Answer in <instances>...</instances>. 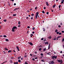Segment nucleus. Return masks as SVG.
<instances>
[{"mask_svg":"<svg viewBox=\"0 0 64 64\" xmlns=\"http://www.w3.org/2000/svg\"><path fill=\"white\" fill-rule=\"evenodd\" d=\"M55 57V56H54L52 57V59H54Z\"/></svg>","mask_w":64,"mask_h":64,"instance_id":"nucleus-7","label":"nucleus"},{"mask_svg":"<svg viewBox=\"0 0 64 64\" xmlns=\"http://www.w3.org/2000/svg\"><path fill=\"white\" fill-rule=\"evenodd\" d=\"M35 59H38V58H37V57L35 58Z\"/></svg>","mask_w":64,"mask_h":64,"instance_id":"nucleus-52","label":"nucleus"},{"mask_svg":"<svg viewBox=\"0 0 64 64\" xmlns=\"http://www.w3.org/2000/svg\"><path fill=\"white\" fill-rule=\"evenodd\" d=\"M46 14H49V12H46Z\"/></svg>","mask_w":64,"mask_h":64,"instance_id":"nucleus-56","label":"nucleus"},{"mask_svg":"<svg viewBox=\"0 0 64 64\" xmlns=\"http://www.w3.org/2000/svg\"><path fill=\"white\" fill-rule=\"evenodd\" d=\"M10 52H12V51L11 50H10L8 52V53H10Z\"/></svg>","mask_w":64,"mask_h":64,"instance_id":"nucleus-8","label":"nucleus"},{"mask_svg":"<svg viewBox=\"0 0 64 64\" xmlns=\"http://www.w3.org/2000/svg\"><path fill=\"white\" fill-rule=\"evenodd\" d=\"M56 6V4H54V6H52V8H55V6Z\"/></svg>","mask_w":64,"mask_h":64,"instance_id":"nucleus-9","label":"nucleus"},{"mask_svg":"<svg viewBox=\"0 0 64 64\" xmlns=\"http://www.w3.org/2000/svg\"><path fill=\"white\" fill-rule=\"evenodd\" d=\"M28 43L29 44H30L31 46H33V43L31 42H28Z\"/></svg>","mask_w":64,"mask_h":64,"instance_id":"nucleus-3","label":"nucleus"},{"mask_svg":"<svg viewBox=\"0 0 64 64\" xmlns=\"http://www.w3.org/2000/svg\"><path fill=\"white\" fill-rule=\"evenodd\" d=\"M16 48L18 51H20V50H19V47L18 46H17L16 47Z\"/></svg>","mask_w":64,"mask_h":64,"instance_id":"nucleus-5","label":"nucleus"},{"mask_svg":"<svg viewBox=\"0 0 64 64\" xmlns=\"http://www.w3.org/2000/svg\"><path fill=\"white\" fill-rule=\"evenodd\" d=\"M39 50L40 51H41V48H40L39 49Z\"/></svg>","mask_w":64,"mask_h":64,"instance_id":"nucleus-35","label":"nucleus"},{"mask_svg":"<svg viewBox=\"0 0 64 64\" xmlns=\"http://www.w3.org/2000/svg\"><path fill=\"white\" fill-rule=\"evenodd\" d=\"M21 58V56H19V57H18V59H20V58Z\"/></svg>","mask_w":64,"mask_h":64,"instance_id":"nucleus-32","label":"nucleus"},{"mask_svg":"<svg viewBox=\"0 0 64 64\" xmlns=\"http://www.w3.org/2000/svg\"><path fill=\"white\" fill-rule=\"evenodd\" d=\"M47 54L48 55H51V54H50V52H49Z\"/></svg>","mask_w":64,"mask_h":64,"instance_id":"nucleus-18","label":"nucleus"},{"mask_svg":"<svg viewBox=\"0 0 64 64\" xmlns=\"http://www.w3.org/2000/svg\"><path fill=\"white\" fill-rule=\"evenodd\" d=\"M21 25H19L18 26V27H20Z\"/></svg>","mask_w":64,"mask_h":64,"instance_id":"nucleus-53","label":"nucleus"},{"mask_svg":"<svg viewBox=\"0 0 64 64\" xmlns=\"http://www.w3.org/2000/svg\"><path fill=\"white\" fill-rule=\"evenodd\" d=\"M62 33H64V31H62Z\"/></svg>","mask_w":64,"mask_h":64,"instance_id":"nucleus-59","label":"nucleus"},{"mask_svg":"<svg viewBox=\"0 0 64 64\" xmlns=\"http://www.w3.org/2000/svg\"><path fill=\"white\" fill-rule=\"evenodd\" d=\"M57 39V38H55L54 39V40H56Z\"/></svg>","mask_w":64,"mask_h":64,"instance_id":"nucleus-24","label":"nucleus"},{"mask_svg":"<svg viewBox=\"0 0 64 64\" xmlns=\"http://www.w3.org/2000/svg\"><path fill=\"white\" fill-rule=\"evenodd\" d=\"M57 56H55V59H56V58H57Z\"/></svg>","mask_w":64,"mask_h":64,"instance_id":"nucleus-51","label":"nucleus"},{"mask_svg":"<svg viewBox=\"0 0 64 64\" xmlns=\"http://www.w3.org/2000/svg\"><path fill=\"white\" fill-rule=\"evenodd\" d=\"M61 4H63V3H64V2L63 1H62V0L61 1Z\"/></svg>","mask_w":64,"mask_h":64,"instance_id":"nucleus-25","label":"nucleus"},{"mask_svg":"<svg viewBox=\"0 0 64 64\" xmlns=\"http://www.w3.org/2000/svg\"><path fill=\"white\" fill-rule=\"evenodd\" d=\"M28 28H30V27L29 26H27Z\"/></svg>","mask_w":64,"mask_h":64,"instance_id":"nucleus-48","label":"nucleus"},{"mask_svg":"<svg viewBox=\"0 0 64 64\" xmlns=\"http://www.w3.org/2000/svg\"><path fill=\"white\" fill-rule=\"evenodd\" d=\"M28 64V63H27V62H25V63L24 64Z\"/></svg>","mask_w":64,"mask_h":64,"instance_id":"nucleus-44","label":"nucleus"},{"mask_svg":"<svg viewBox=\"0 0 64 64\" xmlns=\"http://www.w3.org/2000/svg\"><path fill=\"white\" fill-rule=\"evenodd\" d=\"M27 57V56L26 55H25L24 57H25V58H26Z\"/></svg>","mask_w":64,"mask_h":64,"instance_id":"nucleus-19","label":"nucleus"},{"mask_svg":"<svg viewBox=\"0 0 64 64\" xmlns=\"http://www.w3.org/2000/svg\"><path fill=\"white\" fill-rule=\"evenodd\" d=\"M23 58H21V60H23Z\"/></svg>","mask_w":64,"mask_h":64,"instance_id":"nucleus-55","label":"nucleus"},{"mask_svg":"<svg viewBox=\"0 0 64 64\" xmlns=\"http://www.w3.org/2000/svg\"><path fill=\"white\" fill-rule=\"evenodd\" d=\"M16 16V14H14L13 15V16Z\"/></svg>","mask_w":64,"mask_h":64,"instance_id":"nucleus-30","label":"nucleus"},{"mask_svg":"<svg viewBox=\"0 0 64 64\" xmlns=\"http://www.w3.org/2000/svg\"><path fill=\"white\" fill-rule=\"evenodd\" d=\"M42 47V46L41 45H40V46H39V47Z\"/></svg>","mask_w":64,"mask_h":64,"instance_id":"nucleus-63","label":"nucleus"},{"mask_svg":"<svg viewBox=\"0 0 64 64\" xmlns=\"http://www.w3.org/2000/svg\"><path fill=\"white\" fill-rule=\"evenodd\" d=\"M7 62V61H5L4 62V63H6V62Z\"/></svg>","mask_w":64,"mask_h":64,"instance_id":"nucleus-61","label":"nucleus"},{"mask_svg":"<svg viewBox=\"0 0 64 64\" xmlns=\"http://www.w3.org/2000/svg\"><path fill=\"white\" fill-rule=\"evenodd\" d=\"M42 13H43V14H45V12L44 10H43L42 12Z\"/></svg>","mask_w":64,"mask_h":64,"instance_id":"nucleus-23","label":"nucleus"},{"mask_svg":"<svg viewBox=\"0 0 64 64\" xmlns=\"http://www.w3.org/2000/svg\"><path fill=\"white\" fill-rule=\"evenodd\" d=\"M48 38H49L50 39H51V36H50Z\"/></svg>","mask_w":64,"mask_h":64,"instance_id":"nucleus-17","label":"nucleus"},{"mask_svg":"<svg viewBox=\"0 0 64 64\" xmlns=\"http://www.w3.org/2000/svg\"><path fill=\"white\" fill-rule=\"evenodd\" d=\"M30 34L31 35V36H30V37H32V36H33V34Z\"/></svg>","mask_w":64,"mask_h":64,"instance_id":"nucleus-12","label":"nucleus"},{"mask_svg":"<svg viewBox=\"0 0 64 64\" xmlns=\"http://www.w3.org/2000/svg\"><path fill=\"white\" fill-rule=\"evenodd\" d=\"M38 15H39V12H37L36 13V15L38 16Z\"/></svg>","mask_w":64,"mask_h":64,"instance_id":"nucleus-6","label":"nucleus"},{"mask_svg":"<svg viewBox=\"0 0 64 64\" xmlns=\"http://www.w3.org/2000/svg\"><path fill=\"white\" fill-rule=\"evenodd\" d=\"M40 55L41 56H43V54H42H42H40Z\"/></svg>","mask_w":64,"mask_h":64,"instance_id":"nucleus-33","label":"nucleus"},{"mask_svg":"<svg viewBox=\"0 0 64 64\" xmlns=\"http://www.w3.org/2000/svg\"><path fill=\"white\" fill-rule=\"evenodd\" d=\"M5 40L6 41H9V40L8 39H6Z\"/></svg>","mask_w":64,"mask_h":64,"instance_id":"nucleus-22","label":"nucleus"},{"mask_svg":"<svg viewBox=\"0 0 64 64\" xmlns=\"http://www.w3.org/2000/svg\"><path fill=\"white\" fill-rule=\"evenodd\" d=\"M49 64H52L51 63V62H49Z\"/></svg>","mask_w":64,"mask_h":64,"instance_id":"nucleus-41","label":"nucleus"},{"mask_svg":"<svg viewBox=\"0 0 64 64\" xmlns=\"http://www.w3.org/2000/svg\"><path fill=\"white\" fill-rule=\"evenodd\" d=\"M59 33V32H56V34H58Z\"/></svg>","mask_w":64,"mask_h":64,"instance_id":"nucleus-43","label":"nucleus"},{"mask_svg":"<svg viewBox=\"0 0 64 64\" xmlns=\"http://www.w3.org/2000/svg\"><path fill=\"white\" fill-rule=\"evenodd\" d=\"M10 63H12V60H10Z\"/></svg>","mask_w":64,"mask_h":64,"instance_id":"nucleus-47","label":"nucleus"},{"mask_svg":"<svg viewBox=\"0 0 64 64\" xmlns=\"http://www.w3.org/2000/svg\"><path fill=\"white\" fill-rule=\"evenodd\" d=\"M61 37V36H60L58 37V38H60Z\"/></svg>","mask_w":64,"mask_h":64,"instance_id":"nucleus-60","label":"nucleus"},{"mask_svg":"<svg viewBox=\"0 0 64 64\" xmlns=\"http://www.w3.org/2000/svg\"><path fill=\"white\" fill-rule=\"evenodd\" d=\"M31 15H32V16H34V14H32Z\"/></svg>","mask_w":64,"mask_h":64,"instance_id":"nucleus-40","label":"nucleus"},{"mask_svg":"<svg viewBox=\"0 0 64 64\" xmlns=\"http://www.w3.org/2000/svg\"><path fill=\"white\" fill-rule=\"evenodd\" d=\"M16 29V26H14L12 28V32H14L15 31V29Z\"/></svg>","mask_w":64,"mask_h":64,"instance_id":"nucleus-1","label":"nucleus"},{"mask_svg":"<svg viewBox=\"0 0 64 64\" xmlns=\"http://www.w3.org/2000/svg\"><path fill=\"white\" fill-rule=\"evenodd\" d=\"M37 7H36L35 8V10H37Z\"/></svg>","mask_w":64,"mask_h":64,"instance_id":"nucleus-36","label":"nucleus"},{"mask_svg":"<svg viewBox=\"0 0 64 64\" xmlns=\"http://www.w3.org/2000/svg\"><path fill=\"white\" fill-rule=\"evenodd\" d=\"M48 42H46L45 43V44H48Z\"/></svg>","mask_w":64,"mask_h":64,"instance_id":"nucleus-11","label":"nucleus"},{"mask_svg":"<svg viewBox=\"0 0 64 64\" xmlns=\"http://www.w3.org/2000/svg\"><path fill=\"white\" fill-rule=\"evenodd\" d=\"M46 48H45L44 50V51H45V50H46Z\"/></svg>","mask_w":64,"mask_h":64,"instance_id":"nucleus-31","label":"nucleus"},{"mask_svg":"<svg viewBox=\"0 0 64 64\" xmlns=\"http://www.w3.org/2000/svg\"><path fill=\"white\" fill-rule=\"evenodd\" d=\"M4 49L6 50L7 51H8V50L7 49V48H4Z\"/></svg>","mask_w":64,"mask_h":64,"instance_id":"nucleus-14","label":"nucleus"},{"mask_svg":"<svg viewBox=\"0 0 64 64\" xmlns=\"http://www.w3.org/2000/svg\"><path fill=\"white\" fill-rule=\"evenodd\" d=\"M3 36H4V38H6L7 37V36H6L5 35H4Z\"/></svg>","mask_w":64,"mask_h":64,"instance_id":"nucleus-16","label":"nucleus"},{"mask_svg":"<svg viewBox=\"0 0 64 64\" xmlns=\"http://www.w3.org/2000/svg\"><path fill=\"white\" fill-rule=\"evenodd\" d=\"M33 19V17H31V19H32H32Z\"/></svg>","mask_w":64,"mask_h":64,"instance_id":"nucleus-57","label":"nucleus"},{"mask_svg":"<svg viewBox=\"0 0 64 64\" xmlns=\"http://www.w3.org/2000/svg\"><path fill=\"white\" fill-rule=\"evenodd\" d=\"M42 62H44V60H42Z\"/></svg>","mask_w":64,"mask_h":64,"instance_id":"nucleus-50","label":"nucleus"},{"mask_svg":"<svg viewBox=\"0 0 64 64\" xmlns=\"http://www.w3.org/2000/svg\"><path fill=\"white\" fill-rule=\"evenodd\" d=\"M44 40V38H42L41 39V40Z\"/></svg>","mask_w":64,"mask_h":64,"instance_id":"nucleus-54","label":"nucleus"},{"mask_svg":"<svg viewBox=\"0 0 64 64\" xmlns=\"http://www.w3.org/2000/svg\"><path fill=\"white\" fill-rule=\"evenodd\" d=\"M43 31H45V28H43Z\"/></svg>","mask_w":64,"mask_h":64,"instance_id":"nucleus-20","label":"nucleus"},{"mask_svg":"<svg viewBox=\"0 0 64 64\" xmlns=\"http://www.w3.org/2000/svg\"><path fill=\"white\" fill-rule=\"evenodd\" d=\"M14 11H15L16 10V8H15L14 10Z\"/></svg>","mask_w":64,"mask_h":64,"instance_id":"nucleus-64","label":"nucleus"},{"mask_svg":"<svg viewBox=\"0 0 64 64\" xmlns=\"http://www.w3.org/2000/svg\"><path fill=\"white\" fill-rule=\"evenodd\" d=\"M58 27H59V28H61V26H60V25H58Z\"/></svg>","mask_w":64,"mask_h":64,"instance_id":"nucleus-38","label":"nucleus"},{"mask_svg":"<svg viewBox=\"0 0 64 64\" xmlns=\"http://www.w3.org/2000/svg\"><path fill=\"white\" fill-rule=\"evenodd\" d=\"M61 5H60L59 6V8L60 9V8L61 7Z\"/></svg>","mask_w":64,"mask_h":64,"instance_id":"nucleus-29","label":"nucleus"},{"mask_svg":"<svg viewBox=\"0 0 64 64\" xmlns=\"http://www.w3.org/2000/svg\"><path fill=\"white\" fill-rule=\"evenodd\" d=\"M16 5V3H14V6H15V5Z\"/></svg>","mask_w":64,"mask_h":64,"instance_id":"nucleus-58","label":"nucleus"},{"mask_svg":"<svg viewBox=\"0 0 64 64\" xmlns=\"http://www.w3.org/2000/svg\"><path fill=\"white\" fill-rule=\"evenodd\" d=\"M4 22H6L7 21V20H4Z\"/></svg>","mask_w":64,"mask_h":64,"instance_id":"nucleus-27","label":"nucleus"},{"mask_svg":"<svg viewBox=\"0 0 64 64\" xmlns=\"http://www.w3.org/2000/svg\"><path fill=\"white\" fill-rule=\"evenodd\" d=\"M35 29V28L33 27L32 28V30H34Z\"/></svg>","mask_w":64,"mask_h":64,"instance_id":"nucleus-39","label":"nucleus"},{"mask_svg":"<svg viewBox=\"0 0 64 64\" xmlns=\"http://www.w3.org/2000/svg\"><path fill=\"white\" fill-rule=\"evenodd\" d=\"M61 34H62V33H61L60 32V33H59V35H61Z\"/></svg>","mask_w":64,"mask_h":64,"instance_id":"nucleus-42","label":"nucleus"},{"mask_svg":"<svg viewBox=\"0 0 64 64\" xmlns=\"http://www.w3.org/2000/svg\"><path fill=\"white\" fill-rule=\"evenodd\" d=\"M50 10H52V12H53L54 11H53V10H52V9H51Z\"/></svg>","mask_w":64,"mask_h":64,"instance_id":"nucleus-34","label":"nucleus"},{"mask_svg":"<svg viewBox=\"0 0 64 64\" xmlns=\"http://www.w3.org/2000/svg\"><path fill=\"white\" fill-rule=\"evenodd\" d=\"M63 41H64V38H63L62 39V42H63Z\"/></svg>","mask_w":64,"mask_h":64,"instance_id":"nucleus-21","label":"nucleus"},{"mask_svg":"<svg viewBox=\"0 0 64 64\" xmlns=\"http://www.w3.org/2000/svg\"><path fill=\"white\" fill-rule=\"evenodd\" d=\"M58 62H59L60 63V64H62V60H58Z\"/></svg>","mask_w":64,"mask_h":64,"instance_id":"nucleus-2","label":"nucleus"},{"mask_svg":"<svg viewBox=\"0 0 64 64\" xmlns=\"http://www.w3.org/2000/svg\"><path fill=\"white\" fill-rule=\"evenodd\" d=\"M26 19H27V20L28 19H29V18H28V17H26Z\"/></svg>","mask_w":64,"mask_h":64,"instance_id":"nucleus-62","label":"nucleus"},{"mask_svg":"<svg viewBox=\"0 0 64 64\" xmlns=\"http://www.w3.org/2000/svg\"><path fill=\"white\" fill-rule=\"evenodd\" d=\"M32 60H33L34 61H35V59L33 58L32 59Z\"/></svg>","mask_w":64,"mask_h":64,"instance_id":"nucleus-46","label":"nucleus"},{"mask_svg":"<svg viewBox=\"0 0 64 64\" xmlns=\"http://www.w3.org/2000/svg\"><path fill=\"white\" fill-rule=\"evenodd\" d=\"M46 4L47 6H49V4H48V2L47 1L46 2Z\"/></svg>","mask_w":64,"mask_h":64,"instance_id":"nucleus-4","label":"nucleus"},{"mask_svg":"<svg viewBox=\"0 0 64 64\" xmlns=\"http://www.w3.org/2000/svg\"><path fill=\"white\" fill-rule=\"evenodd\" d=\"M46 41V38H44V40H43V41Z\"/></svg>","mask_w":64,"mask_h":64,"instance_id":"nucleus-37","label":"nucleus"},{"mask_svg":"<svg viewBox=\"0 0 64 64\" xmlns=\"http://www.w3.org/2000/svg\"><path fill=\"white\" fill-rule=\"evenodd\" d=\"M18 62H20V63H21V60H18Z\"/></svg>","mask_w":64,"mask_h":64,"instance_id":"nucleus-15","label":"nucleus"},{"mask_svg":"<svg viewBox=\"0 0 64 64\" xmlns=\"http://www.w3.org/2000/svg\"><path fill=\"white\" fill-rule=\"evenodd\" d=\"M18 24H19V25H20V24H21V22H20V21L18 22Z\"/></svg>","mask_w":64,"mask_h":64,"instance_id":"nucleus-13","label":"nucleus"},{"mask_svg":"<svg viewBox=\"0 0 64 64\" xmlns=\"http://www.w3.org/2000/svg\"><path fill=\"white\" fill-rule=\"evenodd\" d=\"M58 31V30L56 29L55 30V32H57Z\"/></svg>","mask_w":64,"mask_h":64,"instance_id":"nucleus-28","label":"nucleus"},{"mask_svg":"<svg viewBox=\"0 0 64 64\" xmlns=\"http://www.w3.org/2000/svg\"><path fill=\"white\" fill-rule=\"evenodd\" d=\"M32 34H34V33H35V32H32Z\"/></svg>","mask_w":64,"mask_h":64,"instance_id":"nucleus-49","label":"nucleus"},{"mask_svg":"<svg viewBox=\"0 0 64 64\" xmlns=\"http://www.w3.org/2000/svg\"><path fill=\"white\" fill-rule=\"evenodd\" d=\"M20 8H16V10L19 9Z\"/></svg>","mask_w":64,"mask_h":64,"instance_id":"nucleus-45","label":"nucleus"},{"mask_svg":"<svg viewBox=\"0 0 64 64\" xmlns=\"http://www.w3.org/2000/svg\"><path fill=\"white\" fill-rule=\"evenodd\" d=\"M37 17H38V16H36V15L35 17L36 19H37Z\"/></svg>","mask_w":64,"mask_h":64,"instance_id":"nucleus-26","label":"nucleus"},{"mask_svg":"<svg viewBox=\"0 0 64 64\" xmlns=\"http://www.w3.org/2000/svg\"><path fill=\"white\" fill-rule=\"evenodd\" d=\"M51 63L52 64H54V62L53 61H51Z\"/></svg>","mask_w":64,"mask_h":64,"instance_id":"nucleus-10","label":"nucleus"}]
</instances>
